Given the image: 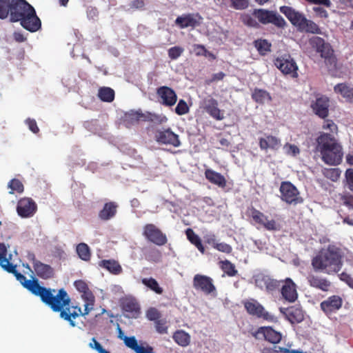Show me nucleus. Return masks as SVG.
<instances>
[{
  "label": "nucleus",
  "mask_w": 353,
  "mask_h": 353,
  "mask_svg": "<svg viewBox=\"0 0 353 353\" xmlns=\"http://www.w3.org/2000/svg\"><path fill=\"white\" fill-rule=\"evenodd\" d=\"M250 213L253 221L256 223L262 225L265 230L269 231H276L279 229L275 220H268L267 216L254 207L250 209Z\"/></svg>",
  "instance_id": "16"
},
{
  "label": "nucleus",
  "mask_w": 353,
  "mask_h": 353,
  "mask_svg": "<svg viewBox=\"0 0 353 353\" xmlns=\"http://www.w3.org/2000/svg\"><path fill=\"white\" fill-rule=\"evenodd\" d=\"M311 46L316 49L321 57L324 59V62L329 70L336 69L337 59L334 53L331 45L319 37H314L310 39Z\"/></svg>",
  "instance_id": "5"
},
{
  "label": "nucleus",
  "mask_w": 353,
  "mask_h": 353,
  "mask_svg": "<svg viewBox=\"0 0 353 353\" xmlns=\"http://www.w3.org/2000/svg\"><path fill=\"white\" fill-rule=\"evenodd\" d=\"M156 330L159 334H166L168 332V326L166 325V321L163 319H160L155 322Z\"/></svg>",
  "instance_id": "62"
},
{
  "label": "nucleus",
  "mask_w": 353,
  "mask_h": 353,
  "mask_svg": "<svg viewBox=\"0 0 353 353\" xmlns=\"http://www.w3.org/2000/svg\"><path fill=\"white\" fill-rule=\"evenodd\" d=\"M240 19L241 22L248 27L253 28H259L260 27L258 21H256V19L252 14L243 13L241 15Z\"/></svg>",
  "instance_id": "43"
},
{
  "label": "nucleus",
  "mask_w": 353,
  "mask_h": 353,
  "mask_svg": "<svg viewBox=\"0 0 353 353\" xmlns=\"http://www.w3.org/2000/svg\"><path fill=\"white\" fill-rule=\"evenodd\" d=\"M341 200L344 205L347 206L350 209H353L352 195L350 194L342 195L341 197Z\"/></svg>",
  "instance_id": "63"
},
{
  "label": "nucleus",
  "mask_w": 353,
  "mask_h": 353,
  "mask_svg": "<svg viewBox=\"0 0 353 353\" xmlns=\"http://www.w3.org/2000/svg\"><path fill=\"white\" fill-rule=\"evenodd\" d=\"M258 333L263 334L266 341L274 344L279 343L282 338L281 334L279 332L274 330L272 327L270 326L259 327L254 336L256 337V334Z\"/></svg>",
  "instance_id": "31"
},
{
  "label": "nucleus",
  "mask_w": 353,
  "mask_h": 353,
  "mask_svg": "<svg viewBox=\"0 0 353 353\" xmlns=\"http://www.w3.org/2000/svg\"><path fill=\"white\" fill-rule=\"evenodd\" d=\"M222 270L229 276H234L238 272L235 265L228 260L223 262Z\"/></svg>",
  "instance_id": "51"
},
{
  "label": "nucleus",
  "mask_w": 353,
  "mask_h": 353,
  "mask_svg": "<svg viewBox=\"0 0 353 353\" xmlns=\"http://www.w3.org/2000/svg\"><path fill=\"white\" fill-rule=\"evenodd\" d=\"M121 306L126 316L137 318L141 313V307L138 301L132 297H125L122 299Z\"/></svg>",
  "instance_id": "23"
},
{
  "label": "nucleus",
  "mask_w": 353,
  "mask_h": 353,
  "mask_svg": "<svg viewBox=\"0 0 353 353\" xmlns=\"http://www.w3.org/2000/svg\"><path fill=\"white\" fill-rule=\"evenodd\" d=\"M141 283L157 294H162L163 292V288L159 286L157 280L152 277L143 278Z\"/></svg>",
  "instance_id": "40"
},
{
  "label": "nucleus",
  "mask_w": 353,
  "mask_h": 353,
  "mask_svg": "<svg viewBox=\"0 0 353 353\" xmlns=\"http://www.w3.org/2000/svg\"><path fill=\"white\" fill-rule=\"evenodd\" d=\"M280 311L285 314L287 319L292 324L301 323L304 319L303 312L300 307L280 308Z\"/></svg>",
  "instance_id": "29"
},
{
  "label": "nucleus",
  "mask_w": 353,
  "mask_h": 353,
  "mask_svg": "<svg viewBox=\"0 0 353 353\" xmlns=\"http://www.w3.org/2000/svg\"><path fill=\"white\" fill-rule=\"evenodd\" d=\"M307 281L310 286L323 292H327L331 287V282L321 276L310 274Z\"/></svg>",
  "instance_id": "27"
},
{
  "label": "nucleus",
  "mask_w": 353,
  "mask_h": 353,
  "mask_svg": "<svg viewBox=\"0 0 353 353\" xmlns=\"http://www.w3.org/2000/svg\"><path fill=\"white\" fill-rule=\"evenodd\" d=\"M342 303L343 301L340 296L333 295L321 302V308L327 315H329L339 310Z\"/></svg>",
  "instance_id": "26"
},
{
  "label": "nucleus",
  "mask_w": 353,
  "mask_h": 353,
  "mask_svg": "<svg viewBox=\"0 0 353 353\" xmlns=\"http://www.w3.org/2000/svg\"><path fill=\"white\" fill-rule=\"evenodd\" d=\"M144 114L139 111H132L125 114V121L131 123H137L140 120L143 121Z\"/></svg>",
  "instance_id": "49"
},
{
  "label": "nucleus",
  "mask_w": 353,
  "mask_h": 353,
  "mask_svg": "<svg viewBox=\"0 0 353 353\" xmlns=\"http://www.w3.org/2000/svg\"><path fill=\"white\" fill-rule=\"evenodd\" d=\"M143 235L150 242L162 246L167 243L166 234L153 223H147L143 227Z\"/></svg>",
  "instance_id": "10"
},
{
  "label": "nucleus",
  "mask_w": 353,
  "mask_h": 353,
  "mask_svg": "<svg viewBox=\"0 0 353 353\" xmlns=\"http://www.w3.org/2000/svg\"><path fill=\"white\" fill-rule=\"evenodd\" d=\"M259 145L261 150H278L281 146V141L277 137L265 134V137L259 139Z\"/></svg>",
  "instance_id": "24"
},
{
  "label": "nucleus",
  "mask_w": 353,
  "mask_h": 353,
  "mask_svg": "<svg viewBox=\"0 0 353 353\" xmlns=\"http://www.w3.org/2000/svg\"><path fill=\"white\" fill-rule=\"evenodd\" d=\"M183 50V48L180 46L172 47L168 51V57L172 60H175L182 54Z\"/></svg>",
  "instance_id": "56"
},
{
  "label": "nucleus",
  "mask_w": 353,
  "mask_h": 353,
  "mask_svg": "<svg viewBox=\"0 0 353 353\" xmlns=\"http://www.w3.org/2000/svg\"><path fill=\"white\" fill-rule=\"evenodd\" d=\"M37 210V205L31 198H22L18 201L17 212L21 218L32 217Z\"/></svg>",
  "instance_id": "15"
},
{
  "label": "nucleus",
  "mask_w": 353,
  "mask_h": 353,
  "mask_svg": "<svg viewBox=\"0 0 353 353\" xmlns=\"http://www.w3.org/2000/svg\"><path fill=\"white\" fill-rule=\"evenodd\" d=\"M53 299H55L56 307L52 306V305H47L49 306L53 312H59L60 317L63 320L69 322L72 327H75L76 324L74 320L77 319L79 315H81L83 312L81 307H74V310L70 312L69 307L70 303V298L69 297L67 292L63 289H59L56 292H52Z\"/></svg>",
  "instance_id": "3"
},
{
  "label": "nucleus",
  "mask_w": 353,
  "mask_h": 353,
  "mask_svg": "<svg viewBox=\"0 0 353 353\" xmlns=\"http://www.w3.org/2000/svg\"><path fill=\"white\" fill-rule=\"evenodd\" d=\"M300 30L312 34H321V30L319 26L314 21L307 19H305V22L303 23Z\"/></svg>",
  "instance_id": "44"
},
{
  "label": "nucleus",
  "mask_w": 353,
  "mask_h": 353,
  "mask_svg": "<svg viewBox=\"0 0 353 353\" xmlns=\"http://www.w3.org/2000/svg\"><path fill=\"white\" fill-rule=\"evenodd\" d=\"M30 6L26 0H0V19L10 17L11 22H17Z\"/></svg>",
  "instance_id": "4"
},
{
  "label": "nucleus",
  "mask_w": 353,
  "mask_h": 353,
  "mask_svg": "<svg viewBox=\"0 0 353 353\" xmlns=\"http://www.w3.org/2000/svg\"><path fill=\"white\" fill-rule=\"evenodd\" d=\"M77 252L79 257L85 261H88L91 257V252L89 246L84 243H81L77 246Z\"/></svg>",
  "instance_id": "42"
},
{
  "label": "nucleus",
  "mask_w": 353,
  "mask_h": 353,
  "mask_svg": "<svg viewBox=\"0 0 353 353\" xmlns=\"http://www.w3.org/2000/svg\"><path fill=\"white\" fill-rule=\"evenodd\" d=\"M118 204L114 201H109L104 204L99 212L98 216L101 221H108L115 216L117 212Z\"/></svg>",
  "instance_id": "30"
},
{
  "label": "nucleus",
  "mask_w": 353,
  "mask_h": 353,
  "mask_svg": "<svg viewBox=\"0 0 353 353\" xmlns=\"http://www.w3.org/2000/svg\"><path fill=\"white\" fill-rule=\"evenodd\" d=\"M338 143L334 134L324 132H320L319 136L316 139V149L320 152Z\"/></svg>",
  "instance_id": "28"
},
{
  "label": "nucleus",
  "mask_w": 353,
  "mask_h": 353,
  "mask_svg": "<svg viewBox=\"0 0 353 353\" xmlns=\"http://www.w3.org/2000/svg\"><path fill=\"white\" fill-rule=\"evenodd\" d=\"M279 10L280 12L288 18L292 24L297 27L300 30L303 23L305 22V17L302 13L296 11L294 9L289 6H281Z\"/></svg>",
  "instance_id": "20"
},
{
  "label": "nucleus",
  "mask_w": 353,
  "mask_h": 353,
  "mask_svg": "<svg viewBox=\"0 0 353 353\" xmlns=\"http://www.w3.org/2000/svg\"><path fill=\"white\" fill-rule=\"evenodd\" d=\"M242 304L247 313L257 319H262L269 322H274L276 318L268 312L263 305L254 299H249L242 301Z\"/></svg>",
  "instance_id": "7"
},
{
  "label": "nucleus",
  "mask_w": 353,
  "mask_h": 353,
  "mask_svg": "<svg viewBox=\"0 0 353 353\" xmlns=\"http://www.w3.org/2000/svg\"><path fill=\"white\" fill-rule=\"evenodd\" d=\"M252 99L258 103L263 104L266 101H271L272 98L268 92L265 90L255 88L252 94Z\"/></svg>",
  "instance_id": "35"
},
{
  "label": "nucleus",
  "mask_w": 353,
  "mask_h": 353,
  "mask_svg": "<svg viewBox=\"0 0 353 353\" xmlns=\"http://www.w3.org/2000/svg\"><path fill=\"white\" fill-rule=\"evenodd\" d=\"M230 6L235 10H245L249 6V0H230Z\"/></svg>",
  "instance_id": "54"
},
{
  "label": "nucleus",
  "mask_w": 353,
  "mask_h": 353,
  "mask_svg": "<svg viewBox=\"0 0 353 353\" xmlns=\"http://www.w3.org/2000/svg\"><path fill=\"white\" fill-rule=\"evenodd\" d=\"M254 46L261 55H265L271 51L272 45L266 39H259L254 41Z\"/></svg>",
  "instance_id": "39"
},
{
  "label": "nucleus",
  "mask_w": 353,
  "mask_h": 353,
  "mask_svg": "<svg viewBox=\"0 0 353 353\" xmlns=\"http://www.w3.org/2000/svg\"><path fill=\"white\" fill-rule=\"evenodd\" d=\"M155 140L160 144L170 145L177 148L181 145L179 135L169 128L164 130H158L155 133Z\"/></svg>",
  "instance_id": "13"
},
{
  "label": "nucleus",
  "mask_w": 353,
  "mask_h": 353,
  "mask_svg": "<svg viewBox=\"0 0 353 353\" xmlns=\"http://www.w3.org/2000/svg\"><path fill=\"white\" fill-rule=\"evenodd\" d=\"M190 109L187 103L183 99H180L175 108V112L178 115H183L189 112Z\"/></svg>",
  "instance_id": "55"
},
{
  "label": "nucleus",
  "mask_w": 353,
  "mask_h": 353,
  "mask_svg": "<svg viewBox=\"0 0 353 353\" xmlns=\"http://www.w3.org/2000/svg\"><path fill=\"white\" fill-rule=\"evenodd\" d=\"M217 100L214 98L204 99L201 101L202 108L211 117L217 121L224 119L223 112L219 108Z\"/></svg>",
  "instance_id": "17"
},
{
  "label": "nucleus",
  "mask_w": 353,
  "mask_h": 353,
  "mask_svg": "<svg viewBox=\"0 0 353 353\" xmlns=\"http://www.w3.org/2000/svg\"><path fill=\"white\" fill-rule=\"evenodd\" d=\"M186 236L190 242L194 245L196 248L202 253L205 252V248L202 244L201 240L200 237L194 233V232L191 229L188 228L185 231Z\"/></svg>",
  "instance_id": "36"
},
{
  "label": "nucleus",
  "mask_w": 353,
  "mask_h": 353,
  "mask_svg": "<svg viewBox=\"0 0 353 353\" xmlns=\"http://www.w3.org/2000/svg\"><path fill=\"white\" fill-rule=\"evenodd\" d=\"M1 222L0 221V225ZM8 250L3 243H0V266L8 273L14 274L16 279L34 296H39L46 305H52L56 307L52 297V292H56L55 289L47 288L39 283V280L32 276V280H27L26 277L17 270V265H14L6 258Z\"/></svg>",
  "instance_id": "1"
},
{
  "label": "nucleus",
  "mask_w": 353,
  "mask_h": 353,
  "mask_svg": "<svg viewBox=\"0 0 353 353\" xmlns=\"http://www.w3.org/2000/svg\"><path fill=\"white\" fill-rule=\"evenodd\" d=\"M208 243L219 252L230 254L232 251V248L230 245L224 242L218 243L214 238L209 239Z\"/></svg>",
  "instance_id": "41"
},
{
  "label": "nucleus",
  "mask_w": 353,
  "mask_h": 353,
  "mask_svg": "<svg viewBox=\"0 0 353 353\" xmlns=\"http://www.w3.org/2000/svg\"><path fill=\"white\" fill-rule=\"evenodd\" d=\"M174 341L182 347L188 346L190 342V336L183 330H177L173 334Z\"/></svg>",
  "instance_id": "37"
},
{
  "label": "nucleus",
  "mask_w": 353,
  "mask_h": 353,
  "mask_svg": "<svg viewBox=\"0 0 353 353\" xmlns=\"http://www.w3.org/2000/svg\"><path fill=\"white\" fill-rule=\"evenodd\" d=\"M89 347L93 350H95L99 353H110L108 350H105L101 345L97 341L94 337L91 339L89 343Z\"/></svg>",
  "instance_id": "60"
},
{
  "label": "nucleus",
  "mask_w": 353,
  "mask_h": 353,
  "mask_svg": "<svg viewBox=\"0 0 353 353\" xmlns=\"http://www.w3.org/2000/svg\"><path fill=\"white\" fill-rule=\"evenodd\" d=\"M281 199L288 205H296L303 202L297 188L290 181H282L279 188Z\"/></svg>",
  "instance_id": "8"
},
{
  "label": "nucleus",
  "mask_w": 353,
  "mask_h": 353,
  "mask_svg": "<svg viewBox=\"0 0 353 353\" xmlns=\"http://www.w3.org/2000/svg\"><path fill=\"white\" fill-rule=\"evenodd\" d=\"M324 121L322 125V128L325 130H328L332 134H337L338 132V126L331 119H323Z\"/></svg>",
  "instance_id": "53"
},
{
  "label": "nucleus",
  "mask_w": 353,
  "mask_h": 353,
  "mask_svg": "<svg viewBox=\"0 0 353 353\" xmlns=\"http://www.w3.org/2000/svg\"><path fill=\"white\" fill-rule=\"evenodd\" d=\"M284 148L286 150L287 154L292 155L293 157H296L300 153L299 148L294 144L285 143Z\"/></svg>",
  "instance_id": "61"
},
{
  "label": "nucleus",
  "mask_w": 353,
  "mask_h": 353,
  "mask_svg": "<svg viewBox=\"0 0 353 353\" xmlns=\"http://www.w3.org/2000/svg\"><path fill=\"white\" fill-rule=\"evenodd\" d=\"M193 287L206 294H211L216 290L213 281L210 277L199 274L194 275L193 278Z\"/></svg>",
  "instance_id": "18"
},
{
  "label": "nucleus",
  "mask_w": 353,
  "mask_h": 353,
  "mask_svg": "<svg viewBox=\"0 0 353 353\" xmlns=\"http://www.w3.org/2000/svg\"><path fill=\"white\" fill-rule=\"evenodd\" d=\"M17 22H20L21 26L30 32H37L41 28V21L37 15L36 10L32 6H30L19 17Z\"/></svg>",
  "instance_id": "9"
},
{
  "label": "nucleus",
  "mask_w": 353,
  "mask_h": 353,
  "mask_svg": "<svg viewBox=\"0 0 353 353\" xmlns=\"http://www.w3.org/2000/svg\"><path fill=\"white\" fill-rule=\"evenodd\" d=\"M346 185L353 192V168H348L345 173Z\"/></svg>",
  "instance_id": "59"
},
{
  "label": "nucleus",
  "mask_w": 353,
  "mask_h": 353,
  "mask_svg": "<svg viewBox=\"0 0 353 353\" xmlns=\"http://www.w3.org/2000/svg\"><path fill=\"white\" fill-rule=\"evenodd\" d=\"M313 270L331 275L338 273L342 268V256L339 249L334 245H328L321 249L311 261Z\"/></svg>",
  "instance_id": "2"
},
{
  "label": "nucleus",
  "mask_w": 353,
  "mask_h": 353,
  "mask_svg": "<svg viewBox=\"0 0 353 353\" xmlns=\"http://www.w3.org/2000/svg\"><path fill=\"white\" fill-rule=\"evenodd\" d=\"M320 153L321 154L322 161L327 165H337L342 161L343 151L342 146L340 143L332 145L320 152Z\"/></svg>",
  "instance_id": "12"
},
{
  "label": "nucleus",
  "mask_w": 353,
  "mask_h": 353,
  "mask_svg": "<svg viewBox=\"0 0 353 353\" xmlns=\"http://www.w3.org/2000/svg\"><path fill=\"white\" fill-rule=\"evenodd\" d=\"M76 289L82 294L83 299L93 296L92 292L90 290L87 283L83 280L76 281L74 283Z\"/></svg>",
  "instance_id": "45"
},
{
  "label": "nucleus",
  "mask_w": 353,
  "mask_h": 353,
  "mask_svg": "<svg viewBox=\"0 0 353 353\" xmlns=\"http://www.w3.org/2000/svg\"><path fill=\"white\" fill-rule=\"evenodd\" d=\"M123 340L125 345L133 350L136 353H140V352L144 347L143 346L138 345L137 341L134 336H125Z\"/></svg>",
  "instance_id": "47"
},
{
  "label": "nucleus",
  "mask_w": 353,
  "mask_h": 353,
  "mask_svg": "<svg viewBox=\"0 0 353 353\" xmlns=\"http://www.w3.org/2000/svg\"><path fill=\"white\" fill-rule=\"evenodd\" d=\"M339 279L353 289V278L346 272H342L339 275Z\"/></svg>",
  "instance_id": "64"
},
{
  "label": "nucleus",
  "mask_w": 353,
  "mask_h": 353,
  "mask_svg": "<svg viewBox=\"0 0 353 353\" xmlns=\"http://www.w3.org/2000/svg\"><path fill=\"white\" fill-rule=\"evenodd\" d=\"M310 106L316 115L325 119L329 114L330 99L325 95L319 94Z\"/></svg>",
  "instance_id": "14"
},
{
  "label": "nucleus",
  "mask_w": 353,
  "mask_h": 353,
  "mask_svg": "<svg viewBox=\"0 0 353 353\" xmlns=\"http://www.w3.org/2000/svg\"><path fill=\"white\" fill-rule=\"evenodd\" d=\"M274 65L283 74L290 75L292 78L298 77V66L290 55L277 57L274 60Z\"/></svg>",
  "instance_id": "11"
},
{
  "label": "nucleus",
  "mask_w": 353,
  "mask_h": 353,
  "mask_svg": "<svg viewBox=\"0 0 353 353\" xmlns=\"http://www.w3.org/2000/svg\"><path fill=\"white\" fill-rule=\"evenodd\" d=\"M323 174L327 179L336 181L340 177L341 170L339 168H327L325 169Z\"/></svg>",
  "instance_id": "52"
},
{
  "label": "nucleus",
  "mask_w": 353,
  "mask_h": 353,
  "mask_svg": "<svg viewBox=\"0 0 353 353\" xmlns=\"http://www.w3.org/2000/svg\"><path fill=\"white\" fill-rule=\"evenodd\" d=\"M253 16L259 23L263 25L272 23L277 28H283L286 26L285 19L278 12L263 8L254 9Z\"/></svg>",
  "instance_id": "6"
},
{
  "label": "nucleus",
  "mask_w": 353,
  "mask_h": 353,
  "mask_svg": "<svg viewBox=\"0 0 353 353\" xmlns=\"http://www.w3.org/2000/svg\"><path fill=\"white\" fill-rule=\"evenodd\" d=\"M201 19L202 17L199 13L184 14L176 19L175 24L181 29L188 27L194 28L200 25Z\"/></svg>",
  "instance_id": "21"
},
{
  "label": "nucleus",
  "mask_w": 353,
  "mask_h": 353,
  "mask_svg": "<svg viewBox=\"0 0 353 353\" xmlns=\"http://www.w3.org/2000/svg\"><path fill=\"white\" fill-rule=\"evenodd\" d=\"M281 292L283 297L290 303H294L298 298L296 285L290 278L285 280Z\"/></svg>",
  "instance_id": "25"
},
{
  "label": "nucleus",
  "mask_w": 353,
  "mask_h": 353,
  "mask_svg": "<svg viewBox=\"0 0 353 353\" xmlns=\"http://www.w3.org/2000/svg\"><path fill=\"white\" fill-rule=\"evenodd\" d=\"M8 188L11 189L10 194H14V192L17 193H22L24 190L23 183L17 179H12L8 183Z\"/></svg>",
  "instance_id": "50"
},
{
  "label": "nucleus",
  "mask_w": 353,
  "mask_h": 353,
  "mask_svg": "<svg viewBox=\"0 0 353 353\" xmlns=\"http://www.w3.org/2000/svg\"><path fill=\"white\" fill-rule=\"evenodd\" d=\"M85 301L84 304V310L83 313H81L82 316H85L89 314V312L93 309V305L94 303V296L87 297L83 299Z\"/></svg>",
  "instance_id": "57"
},
{
  "label": "nucleus",
  "mask_w": 353,
  "mask_h": 353,
  "mask_svg": "<svg viewBox=\"0 0 353 353\" xmlns=\"http://www.w3.org/2000/svg\"><path fill=\"white\" fill-rule=\"evenodd\" d=\"M157 94L160 99V103L165 106L171 107L177 101V95L175 91L168 86L163 85L158 88Z\"/></svg>",
  "instance_id": "19"
},
{
  "label": "nucleus",
  "mask_w": 353,
  "mask_h": 353,
  "mask_svg": "<svg viewBox=\"0 0 353 353\" xmlns=\"http://www.w3.org/2000/svg\"><path fill=\"white\" fill-rule=\"evenodd\" d=\"M146 317L150 321H157L160 320L161 313L155 307H150L148 310L146 312Z\"/></svg>",
  "instance_id": "58"
},
{
  "label": "nucleus",
  "mask_w": 353,
  "mask_h": 353,
  "mask_svg": "<svg viewBox=\"0 0 353 353\" xmlns=\"http://www.w3.org/2000/svg\"><path fill=\"white\" fill-rule=\"evenodd\" d=\"M263 281L266 290L269 292L274 291L280 286V281L268 276H264Z\"/></svg>",
  "instance_id": "48"
},
{
  "label": "nucleus",
  "mask_w": 353,
  "mask_h": 353,
  "mask_svg": "<svg viewBox=\"0 0 353 353\" xmlns=\"http://www.w3.org/2000/svg\"><path fill=\"white\" fill-rule=\"evenodd\" d=\"M143 121H151L157 124H162L165 123L168 121V119L164 115L147 112V114H144Z\"/></svg>",
  "instance_id": "46"
},
{
  "label": "nucleus",
  "mask_w": 353,
  "mask_h": 353,
  "mask_svg": "<svg viewBox=\"0 0 353 353\" xmlns=\"http://www.w3.org/2000/svg\"><path fill=\"white\" fill-rule=\"evenodd\" d=\"M99 265L114 275L120 274L123 271L122 267L119 261L114 259L101 260L99 261Z\"/></svg>",
  "instance_id": "33"
},
{
  "label": "nucleus",
  "mask_w": 353,
  "mask_h": 353,
  "mask_svg": "<svg viewBox=\"0 0 353 353\" xmlns=\"http://www.w3.org/2000/svg\"><path fill=\"white\" fill-rule=\"evenodd\" d=\"M334 91L335 93L341 94L348 101L353 100V88L346 83L336 84L334 87Z\"/></svg>",
  "instance_id": "34"
},
{
  "label": "nucleus",
  "mask_w": 353,
  "mask_h": 353,
  "mask_svg": "<svg viewBox=\"0 0 353 353\" xmlns=\"http://www.w3.org/2000/svg\"><path fill=\"white\" fill-rule=\"evenodd\" d=\"M32 261L34 273L38 277L44 280H48L54 277V271L53 268L50 265L43 263L36 259L34 256H33Z\"/></svg>",
  "instance_id": "22"
},
{
  "label": "nucleus",
  "mask_w": 353,
  "mask_h": 353,
  "mask_svg": "<svg viewBox=\"0 0 353 353\" xmlns=\"http://www.w3.org/2000/svg\"><path fill=\"white\" fill-rule=\"evenodd\" d=\"M114 91L109 87H101L99 89L98 97L104 102H112L114 99Z\"/></svg>",
  "instance_id": "38"
},
{
  "label": "nucleus",
  "mask_w": 353,
  "mask_h": 353,
  "mask_svg": "<svg viewBox=\"0 0 353 353\" xmlns=\"http://www.w3.org/2000/svg\"><path fill=\"white\" fill-rule=\"evenodd\" d=\"M205 176L209 182L220 188H224L226 186L227 182L225 176L212 169L205 170Z\"/></svg>",
  "instance_id": "32"
}]
</instances>
